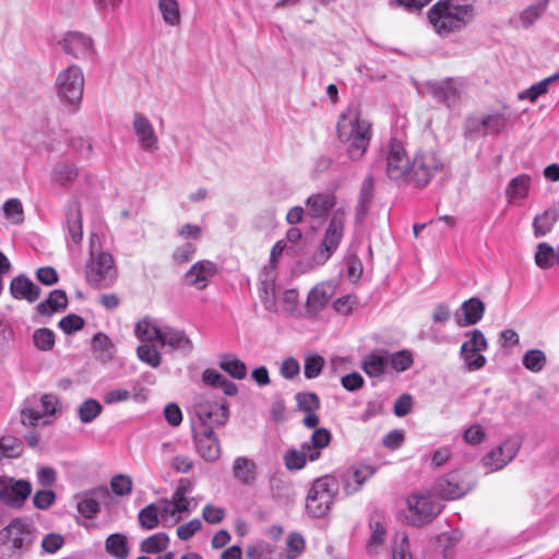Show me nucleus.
Returning a JSON list of instances; mask_svg holds the SVG:
<instances>
[{
  "instance_id": "1",
  "label": "nucleus",
  "mask_w": 559,
  "mask_h": 559,
  "mask_svg": "<svg viewBox=\"0 0 559 559\" xmlns=\"http://www.w3.org/2000/svg\"><path fill=\"white\" fill-rule=\"evenodd\" d=\"M337 139L352 160L361 159L368 151L372 126L355 107H347L336 123Z\"/></svg>"
},
{
  "instance_id": "2",
  "label": "nucleus",
  "mask_w": 559,
  "mask_h": 559,
  "mask_svg": "<svg viewBox=\"0 0 559 559\" xmlns=\"http://www.w3.org/2000/svg\"><path fill=\"white\" fill-rule=\"evenodd\" d=\"M474 16V8L461 0H440L428 12V19L439 34L462 28Z\"/></svg>"
},
{
  "instance_id": "3",
  "label": "nucleus",
  "mask_w": 559,
  "mask_h": 559,
  "mask_svg": "<svg viewBox=\"0 0 559 559\" xmlns=\"http://www.w3.org/2000/svg\"><path fill=\"white\" fill-rule=\"evenodd\" d=\"M331 433L325 428L313 430L309 441L304 442L299 449H289L284 454V464L288 471H299L307 461L313 462L321 456V451L329 445Z\"/></svg>"
},
{
  "instance_id": "4",
  "label": "nucleus",
  "mask_w": 559,
  "mask_h": 559,
  "mask_svg": "<svg viewBox=\"0 0 559 559\" xmlns=\"http://www.w3.org/2000/svg\"><path fill=\"white\" fill-rule=\"evenodd\" d=\"M444 168L445 163L438 152L420 148L412 157L408 183L419 189L425 188Z\"/></svg>"
},
{
  "instance_id": "5",
  "label": "nucleus",
  "mask_w": 559,
  "mask_h": 559,
  "mask_svg": "<svg viewBox=\"0 0 559 559\" xmlns=\"http://www.w3.org/2000/svg\"><path fill=\"white\" fill-rule=\"evenodd\" d=\"M338 492V483L334 476L325 475L317 478L306 498V511L312 518H322L334 503Z\"/></svg>"
},
{
  "instance_id": "6",
  "label": "nucleus",
  "mask_w": 559,
  "mask_h": 559,
  "mask_svg": "<svg viewBox=\"0 0 559 559\" xmlns=\"http://www.w3.org/2000/svg\"><path fill=\"white\" fill-rule=\"evenodd\" d=\"M84 82L83 71L76 64L61 70L56 78L57 95L73 112L79 109L82 102Z\"/></svg>"
},
{
  "instance_id": "7",
  "label": "nucleus",
  "mask_w": 559,
  "mask_h": 559,
  "mask_svg": "<svg viewBox=\"0 0 559 559\" xmlns=\"http://www.w3.org/2000/svg\"><path fill=\"white\" fill-rule=\"evenodd\" d=\"M118 276L112 255L108 252L91 254L85 266L87 283L95 288H108L114 285Z\"/></svg>"
},
{
  "instance_id": "8",
  "label": "nucleus",
  "mask_w": 559,
  "mask_h": 559,
  "mask_svg": "<svg viewBox=\"0 0 559 559\" xmlns=\"http://www.w3.org/2000/svg\"><path fill=\"white\" fill-rule=\"evenodd\" d=\"M345 216L346 213L343 209L333 212L322 245L313 254L312 259L316 264H324L338 248L344 234Z\"/></svg>"
},
{
  "instance_id": "9",
  "label": "nucleus",
  "mask_w": 559,
  "mask_h": 559,
  "mask_svg": "<svg viewBox=\"0 0 559 559\" xmlns=\"http://www.w3.org/2000/svg\"><path fill=\"white\" fill-rule=\"evenodd\" d=\"M522 447V438L518 435L506 438L481 457V465L488 472H498L511 463Z\"/></svg>"
},
{
  "instance_id": "10",
  "label": "nucleus",
  "mask_w": 559,
  "mask_h": 559,
  "mask_svg": "<svg viewBox=\"0 0 559 559\" xmlns=\"http://www.w3.org/2000/svg\"><path fill=\"white\" fill-rule=\"evenodd\" d=\"M466 341L462 344L460 356L464 361L465 369L476 371L485 367L487 359L483 355L488 347V342L480 330H473L465 333Z\"/></svg>"
},
{
  "instance_id": "11",
  "label": "nucleus",
  "mask_w": 559,
  "mask_h": 559,
  "mask_svg": "<svg viewBox=\"0 0 559 559\" xmlns=\"http://www.w3.org/2000/svg\"><path fill=\"white\" fill-rule=\"evenodd\" d=\"M7 543L13 551L27 550L37 539L38 531L27 520L16 518L3 528Z\"/></svg>"
},
{
  "instance_id": "12",
  "label": "nucleus",
  "mask_w": 559,
  "mask_h": 559,
  "mask_svg": "<svg viewBox=\"0 0 559 559\" xmlns=\"http://www.w3.org/2000/svg\"><path fill=\"white\" fill-rule=\"evenodd\" d=\"M385 162V173L391 180L408 183L412 158L401 142H390Z\"/></svg>"
},
{
  "instance_id": "13",
  "label": "nucleus",
  "mask_w": 559,
  "mask_h": 559,
  "mask_svg": "<svg viewBox=\"0 0 559 559\" xmlns=\"http://www.w3.org/2000/svg\"><path fill=\"white\" fill-rule=\"evenodd\" d=\"M439 511V504L435 503L429 495H412L407 499L405 519L409 524L420 526L429 522Z\"/></svg>"
},
{
  "instance_id": "14",
  "label": "nucleus",
  "mask_w": 559,
  "mask_h": 559,
  "mask_svg": "<svg viewBox=\"0 0 559 559\" xmlns=\"http://www.w3.org/2000/svg\"><path fill=\"white\" fill-rule=\"evenodd\" d=\"M472 487L467 474L455 471L440 477L435 485V491L444 499L453 500L463 497Z\"/></svg>"
},
{
  "instance_id": "15",
  "label": "nucleus",
  "mask_w": 559,
  "mask_h": 559,
  "mask_svg": "<svg viewBox=\"0 0 559 559\" xmlns=\"http://www.w3.org/2000/svg\"><path fill=\"white\" fill-rule=\"evenodd\" d=\"M62 51L75 59H85L95 52L91 36L82 32H67L58 41Z\"/></svg>"
},
{
  "instance_id": "16",
  "label": "nucleus",
  "mask_w": 559,
  "mask_h": 559,
  "mask_svg": "<svg viewBox=\"0 0 559 559\" xmlns=\"http://www.w3.org/2000/svg\"><path fill=\"white\" fill-rule=\"evenodd\" d=\"M194 411L203 427L223 426L229 416L228 404L225 401L214 402L202 399L195 404Z\"/></svg>"
},
{
  "instance_id": "17",
  "label": "nucleus",
  "mask_w": 559,
  "mask_h": 559,
  "mask_svg": "<svg viewBox=\"0 0 559 559\" xmlns=\"http://www.w3.org/2000/svg\"><path fill=\"white\" fill-rule=\"evenodd\" d=\"M132 128L141 150L154 153L159 148L158 135L147 117L135 112L132 119Z\"/></svg>"
},
{
  "instance_id": "18",
  "label": "nucleus",
  "mask_w": 559,
  "mask_h": 559,
  "mask_svg": "<svg viewBox=\"0 0 559 559\" xmlns=\"http://www.w3.org/2000/svg\"><path fill=\"white\" fill-rule=\"evenodd\" d=\"M426 92L436 102L451 107L460 99L463 93V84L453 79H445L440 82L428 83Z\"/></svg>"
},
{
  "instance_id": "19",
  "label": "nucleus",
  "mask_w": 559,
  "mask_h": 559,
  "mask_svg": "<svg viewBox=\"0 0 559 559\" xmlns=\"http://www.w3.org/2000/svg\"><path fill=\"white\" fill-rule=\"evenodd\" d=\"M32 492L29 481L21 480H2L0 483V501L11 508H21Z\"/></svg>"
},
{
  "instance_id": "20",
  "label": "nucleus",
  "mask_w": 559,
  "mask_h": 559,
  "mask_svg": "<svg viewBox=\"0 0 559 559\" xmlns=\"http://www.w3.org/2000/svg\"><path fill=\"white\" fill-rule=\"evenodd\" d=\"M217 271V265L214 262L210 260H200L190 266L186 272L183 280L188 286L203 290L216 275Z\"/></svg>"
},
{
  "instance_id": "21",
  "label": "nucleus",
  "mask_w": 559,
  "mask_h": 559,
  "mask_svg": "<svg viewBox=\"0 0 559 559\" xmlns=\"http://www.w3.org/2000/svg\"><path fill=\"white\" fill-rule=\"evenodd\" d=\"M198 453L207 462H215L221 456V444L212 427H203L194 433Z\"/></svg>"
},
{
  "instance_id": "22",
  "label": "nucleus",
  "mask_w": 559,
  "mask_h": 559,
  "mask_svg": "<svg viewBox=\"0 0 559 559\" xmlns=\"http://www.w3.org/2000/svg\"><path fill=\"white\" fill-rule=\"evenodd\" d=\"M334 295V287L330 283L316 285L308 294L306 300L307 317H314L321 312Z\"/></svg>"
},
{
  "instance_id": "23",
  "label": "nucleus",
  "mask_w": 559,
  "mask_h": 559,
  "mask_svg": "<svg viewBox=\"0 0 559 559\" xmlns=\"http://www.w3.org/2000/svg\"><path fill=\"white\" fill-rule=\"evenodd\" d=\"M335 204L336 198L332 192L313 193L306 200L307 214L313 219H324Z\"/></svg>"
},
{
  "instance_id": "24",
  "label": "nucleus",
  "mask_w": 559,
  "mask_h": 559,
  "mask_svg": "<svg viewBox=\"0 0 559 559\" xmlns=\"http://www.w3.org/2000/svg\"><path fill=\"white\" fill-rule=\"evenodd\" d=\"M158 343L173 350L190 354L193 350V342L183 330L173 326H163Z\"/></svg>"
},
{
  "instance_id": "25",
  "label": "nucleus",
  "mask_w": 559,
  "mask_h": 559,
  "mask_svg": "<svg viewBox=\"0 0 559 559\" xmlns=\"http://www.w3.org/2000/svg\"><path fill=\"white\" fill-rule=\"evenodd\" d=\"M485 313V304L477 297L465 300L455 313L456 323L460 326H468L478 323Z\"/></svg>"
},
{
  "instance_id": "26",
  "label": "nucleus",
  "mask_w": 559,
  "mask_h": 559,
  "mask_svg": "<svg viewBox=\"0 0 559 559\" xmlns=\"http://www.w3.org/2000/svg\"><path fill=\"white\" fill-rule=\"evenodd\" d=\"M234 478L241 485L252 486L258 478V465L248 456H237L231 466Z\"/></svg>"
},
{
  "instance_id": "27",
  "label": "nucleus",
  "mask_w": 559,
  "mask_h": 559,
  "mask_svg": "<svg viewBox=\"0 0 559 559\" xmlns=\"http://www.w3.org/2000/svg\"><path fill=\"white\" fill-rule=\"evenodd\" d=\"M386 540V524L381 518H373L370 522V537L366 543L369 556H377L384 548Z\"/></svg>"
},
{
  "instance_id": "28",
  "label": "nucleus",
  "mask_w": 559,
  "mask_h": 559,
  "mask_svg": "<svg viewBox=\"0 0 559 559\" xmlns=\"http://www.w3.org/2000/svg\"><path fill=\"white\" fill-rule=\"evenodd\" d=\"M10 292L15 299L27 300L28 302L36 301L40 295V288L24 275H19L12 280Z\"/></svg>"
},
{
  "instance_id": "29",
  "label": "nucleus",
  "mask_w": 559,
  "mask_h": 559,
  "mask_svg": "<svg viewBox=\"0 0 559 559\" xmlns=\"http://www.w3.org/2000/svg\"><path fill=\"white\" fill-rule=\"evenodd\" d=\"M79 177V168L69 160H59L53 164L50 178L52 182L61 187L71 186Z\"/></svg>"
},
{
  "instance_id": "30",
  "label": "nucleus",
  "mask_w": 559,
  "mask_h": 559,
  "mask_svg": "<svg viewBox=\"0 0 559 559\" xmlns=\"http://www.w3.org/2000/svg\"><path fill=\"white\" fill-rule=\"evenodd\" d=\"M66 224L70 239L73 243H79L83 237V224L81 205L76 200L68 205Z\"/></svg>"
},
{
  "instance_id": "31",
  "label": "nucleus",
  "mask_w": 559,
  "mask_h": 559,
  "mask_svg": "<svg viewBox=\"0 0 559 559\" xmlns=\"http://www.w3.org/2000/svg\"><path fill=\"white\" fill-rule=\"evenodd\" d=\"M263 276L260 280L259 297L263 307L273 312L277 310V297L281 289L276 287L272 274L265 272Z\"/></svg>"
},
{
  "instance_id": "32",
  "label": "nucleus",
  "mask_w": 559,
  "mask_h": 559,
  "mask_svg": "<svg viewBox=\"0 0 559 559\" xmlns=\"http://www.w3.org/2000/svg\"><path fill=\"white\" fill-rule=\"evenodd\" d=\"M299 304V294L296 289L280 290L277 310L274 312L289 317H301L302 313Z\"/></svg>"
},
{
  "instance_id": "33",
  "label": "nucleus",
  "mask_w": 559,
  "mask_h": 559,
  "mask_svg": "<svg viewBox=\"0 0 559 559\" xmlns=\"http://www.w3.org/2000/svg\"><path fill=\"white\" fill-rule=\"evenodd\" d=\"M373 473L374 469L369 465H360L348 472L344 479V491L346 495L357 492Z\"/></svg>"
},
{
  "instance_id": "34",
  "label": "nucleus",
  "mask_w": 559,
  "mask_h": 559,
  "mask_svg": "<svg viewBox=\"0 0 559 559\" xmlns=\"http://www.w3.org/2000/svg\"><path fill=\"white\" fill-rule=\"evenodd\" d=\"M389 367L388 350H376L366 355L361 368L369 377H380Z\"/></svg>"
},
{
  "instance_id": "35",
  "label": "nucleus",
  "mask_w": 559,
  "mask_h": 559,
  "mask_svg": "<svg viewBox=\"0 0 559 559\" xmlns=\"http://www.w3.org/2000/svg\"><path fill=\"white\" fill-rule=\"evenodd\" d=\"M559 219V207L556 205L545 210L533 219V229L535 237H544L551 231Z\"/></svg>"
},
{
  "instance_id": "36",
  "label": "nucleus",
  "mask_w": 559,
  "mask_h": 559,
  "mask_svg": "<svg viewBox=\"0 0 559 559\" xmlns=\"http://www.w3.org/2000/svg\"><path fill=\"white\" fill-rule=\"evenodd\" d=\"M534 261L539 269L548 270L559 265V248L556 250L548 242L537 245Z\"/></svg>"
},
{
  "instance_id": "37",
  "label": "nucleus",
  "mask_w": 559,
  "mask_h": 559,
  "mask_svg": "<svg viewBox=\"0 0 559 559\" xmlns=\"http://www.w3.org/2000/svg\"><path fill=\"white\" fill-rule=\"evenodd\" d=\"M550 0H534L519 14V21L524 28L531 27L546 12Z\"/></svg>"
},
{
  "instance_id": "38",
  "label": "nucleus",
  "mask_w": 559,
  "mask_h": 559,
  "mask_svg": "<svg viewBox=\"0 0 559 559\" xmlns=\"http://www.w3.org/2000/svg\"><path fill=\"white\" fill-rule=\"evenodd\" d=\"M68 305V297L66 293L61 289H55L49 294V297L38 304L37 310L40 314H51L52 312H57L63 310Z\"/></svg>"
},
{
  "instance_id": "39",
  "label": "nucleus",
  "mask_w": 559,
  "mask_h": 559,
  "mask_svg": "<svg viewBox=\"0 0 559 559\" xmlns=\"http://www.w3.org/2000/svg\"><path fill=\"white\" fill-rule=\"evenodd\" d=\"M191 490V483L188 479H180L179 485L171 496V501L179 516L182 513L189 512L191 509L192 499L187 497Z\"/></svg>"
},
{
  "instance_id": "40",
  "label": "nucleus",
  "mask_w": 559,
  "mask_h": 559,
  "mask_svg": "<svg viewBox=\"0 0 559 559\" xmlns=\"http://www.w3.org/2000/svg\"><path fill=\"white\" fill-rule=\"evenodd\" d=\"M92 349L96 358L107 361L114 357L115 346L110 338L104 333H96L92 340Z\"/></svg>"
},
{
  "instance_id": "41",
  "label": "nucleus",
  "mask_w": 559,
  "mask_h": 559,
  "mask_svg": "<svg viewBox=\"0 0 559 559\" xmlns=\"http://www.w3.org/2000/svg\"><path fill=\"white\" fill-rule=\"evenodd\" d=\"M531 186V177L528 175H520L513 178L506 191L510 202L523 200L526 198Z\"/></svg>"
},
{
  "instance_id": "42",
  "label": "nucleus",
  "mask_w": 559,
  "mask_h": 559,
  "mask_svg": "<svg viewBox=\"0 0 559 559\" xmlns=\"http://www.w3.org/2000/svg\"><path fill=\"white\" fill-rule=\"evenodd\" d=\"M219 368L237 380L245 379L247 376L245 362L234 355H223L219 361Z\"/></svg>"
},
{
  "instance_id": "43",
  "label": "nucleus",
  "mask_w": 559,
  "mask_h": 559,
  "mask_svg": "<svg viewBox=\"0 0 559 559\" xmlns=\"http://www.w3.org/2000/svg\"><path fill=\"white\" fill-rule=\"evenodd\" d=\"M106 551L118 559H126L129 555L128 539L122 534H111L106 539Z\"/></svg>"
},
{
  "instance_id": "44",
  "label": "nucleus",
  "mask_w": 559,
  "mask_h": 559,
  "mask_svg": "<svg viewBox=\"0 0 559 559\" xmlns=\"http://www.w3.org/2000/svg\"><path fill=\"white\" fill-rule=\"evenodd\" d=\"M144 389L143 388H134L133 392L128 391L127 389H115L107 392L104 395V402L108 405L115 403H121L128 401L130 397H133L135 401L145 400Z\"/></svg>"
},
{
  "instance_id": "45",
  "label": "nucleus",
  "mask_w": 559,
  "mask_h": 559,
  "mask_svg": "<svg viewBox=\"0 0 559 559\" xmlns=\"http://www.w3.org/2000/svg\"><path fill=\"white\" fill-rule=\"evenodd\" d=\"M136 337L146 343L159 341L162 328L157 326L148 319L140 320L134 329Z\"/></svg>"
},
{
  "instance_id": "46",
  "label": "nucleus",
  "mask_w": 559,
  "mask_h": 559,
  "mask_svg": "<svg viewBox=\"0 0 559 559\" xmlns=\"http://www.w3.org/2000/svg\"><path fill=\"white\" fill-rule=\"evenodd\" d=\"M388 362L396 372L408 370L414 364L413 353L408 349H402L395 353L388 352Z\"/></svg>"
},
{
  "instance_id": "47",
  "label": "nucleus",
  "mask_w": 559,
  "mask_h": 559,
  "mask_svg": "<svg viewBox=\"0 0 559 559\" xmlns=\"http://www.w3.org/2000/svg\"><path fill=\"white\" fill-rule=\"evenodd\" d=\"M158 10L167 25L177 26L180 24L181 16L177 0H158Z\"/></svg>"
},
{
  "instance_id": "48",
  "label": "nucleus",
  "mask_w": 559,
  "mask_h": 559,
  "mask_svg": "<svg viewBox=\"0 0 559 559\" xmlns=\"http://www.w3.org/2000/svg\"><path fill=\"white\" fill-rule=\"evenodd\" d=\"M169 545V537L165 533H156L142 540L140 548L145 554H158Z\"/></svg>"
},
{
  "instance_id": "49",
  "label": "nucleus",
  "mask_w": 559,
  "mask_h": 559,
  "mask_svg": "<svg viewBox=\"0 0 559 559\" xmlns=\"http://www.w3.org/2000/svg\"><path fill=\"white\" fill-rule=\"evenodd\" d=\"M522 364L527 370L537 373L545 368L547 357L540 349H530L524 353Z\"/></svg>"
},
{
  "instance_id": "50",
  "label": "nucleus",
  "mask_w": 559,
  "mask_h": 559,
  "mask_svg": "<svg viewBox=\"0 0 559 559\" xmlns=\"http://www.w3.org/2000/svg\"><path fill=\"white\" fill-rule=\"evenodd\" d=\"M484 117L488 135L501 133L510 122V114L508 112H492Z\"/></svg>"
},
{
  "instance_id": "51",
  "label": "nucleus",
  "mask_w": 559,
  "mask_h": 559,
  "mask_svg": "<svg viewBox=\"0 0 559 559\" xmlns=\"http://www.w3.org/2000/svg\"><path fill=\"white\" fill-rule=\"evenodd\" d=\"M559 79V73H556L551 76H548L542 81H539L536 84H533L527 90L521 92L519 94L520 99H528L530 102H535L540 95H544L547 91L549 85L557 81Z\"/></svg>"
},
{
  "instance_id": "52",
  "label": "nucleus",
  "mask_w": 559,
  "mask_h": 559,
  "mask_svg": "<svg viewBox=\"0 0 559 559\" xmlns=\"http://www.w3.org/2000/svg\"><path fill=\"white\" fill-rule=\"evenodd\" d=\"M2 211L7 219H9L12 224L20 225L24 221V210L22 202L12 198L7 200L2 205Z\"/></svg>"
},
{
  "instance_id": "53",
  "label": "nucleus",
  "mask_w": 559,
  "mask_h": 559,
  "mask_svg": "<svg viewBox=\"0 0 559 559\" xmlns=\"http://www.w3.org/2000/svg\"><path fill=\"white\" fill-rule=\"evenodd\" d=\"M392 559H414L409 550L408 536L404 532L395 534L392 545Z\"/></svg>"
},
{
  "instance_id": "54",
  "label": "nucleus",
  "mask_w": 559,
  "mask_h": 559,
  "mask_svg": "<svg viewBox=\"0 0 559 559\" xmlns=\"http://www.w3.org/2000/svg\"><path fill=\"white\" fill-rule=\"evenodd\" d=\"M138 358L151 366L152 368L159 367L162 362V355L154 345L148 343L142 344L136 348Z\"/></svg>"
},
{
  "instance_id": "55",
  "label": "nucleus",
  "mask_w": 559,
  "mask_h": 559,
  "mask_svg": "<svg viewBox=\"0 0 559 559\" xmlns=\"http://www.w3.org/2000/svg\"><path fill=\"white\" fill-rule=\"evenodd\" d=\"M102 405L94 399L84 401L78 409L80 420L84 424L93 421L102 413Z\"/></svg>"
},
{
  "instance_id": "56",
  "label": "nucleus",
  "mask_w": 559,
  "mask_h": 559,
  "mask_svg": "<svg viewBox=\"0 0 559 559\" xmlns=\"http://www.w3.org/2000/svg\"><path fill=\"white\" fill-rule=\"evenodd\" d=\"M325 360L318 354H308L305 356L304 372L307 379H316L322 372Z\"/></svg>"
},
{
  "instance_id": "57",
  "label": "nucleus",
  "mask_w": 559,
  "mask_h": 559,
  "mask_svg": "<svg viewBox=\"0 0 559 559\" xmlns=\"http://www.w3.org/2000/svg\"><path fill=\"white\" fill-rule=\"evenodd\" d=\"M373 197V179L372 177L368 176L364 179L360 192H359V199L357 203V212L358 215H364L368 209L369 203L371 202Z\"/></svg>"
},
{
  "instance_id": "58",
  "label": "nucleus",
  "mask_w": 559,
  "mask_h": 559,
  "mask_svg": "<svg viewBox=\"0 0 559 559\" xmlns=\"http://www.w3.org/2000/svg\"><path fill=\"white\" fill-rule=\"evenodd\" d=\"M158 515L159 509L156 504L151 503L139 512V522L143 528L153 530L158 526Z\"/></svg>"
},
{
  "instance_id": "59",
  "label": "nucleus",
  "mask_w": 559,
  "mask_h": 559,
  "mask_svg": "<svg viewBox=\"0 0 559 559\" xmlns=\"http://www.w3.org/2000/svg\"><path fill=\"white\" fill-rule=\"evenodd\" d=\"M76 509L86 519H93L99 512L98 502L90 495L79 496Z\"/></svg>"
},
{
  "instance_id": "60",
  "label": "nucleus",
  "mask_w": 559,
  "mask_h": 559,
  "mask_svg": "<svg viewBox=\"0 0 559 559\" xmlns=\"http://www.w3.org/2000/svg\"><path fill=\"white\" fill-rule=\"evenodd\" d=\"M33 341L38 349L49 350L55 344V334L49 329H38L34 332Z\"/></svg>"
},
{
  "instance_id": "61",
  "label": "nucleus",
  "mask_w": 559,
  "mask_h": 559,
  "mask_svg": "<svg viewBox=\"0 0 559 559\" xmlns=\"http://www.w3.org/2000/svg\"><path fill=\"white\" fill-rule=\"evenodd\" d=\"M110 487L117 496H127L131 493L133 483L130 476L118 474L111 478Z\"/></svg>"
},
{
  "instance_id": "62",
  "label": "nucleus",
  "mask_w": 559,
  "mask_h": 559,
  "mask_svg": "<svg viewBox=\"0 0 559 559\" xmlns=\"http://www.w3.org/2000/svg\"><path fill=\"white\" fill-rule=\"evenodd\" d=\"M305 549V539L298 533H290L286 543V556L288 559H296Z\"/></svg>"
},
{
  "instance_id": "63",
  "label": "nucleus",
  "mask_w": 559,
  "mask_h": 559,
  "mask_svg": "<svg viewBox=\"0 0 559 559\" xmlns=\"http://www.w3.org/2000/svg\"><path fill=\"white\" fill-rule=\"evenodd\" d=\"M195 251L197 247L193 242H185L174 250L173 260L176 264H185L193 258Z\"/></svg>"
},
{
  "instance_id": "64",
  "label": "nucleus",
  "mask_w": 559,
  "mask_h": 559,
  "mask_svg": "<svg viewBox=\"0 0 559 559\" xmlns=\"http://www.w3.org/2000/svg\"><path fill=\"white\" fill-rule=\"evenodd\" d=\"M463 440L467 444L478 445L486 440V431L481 425L474 424L465 429L463 433Z\"/></svg>"
}]
</instances>
